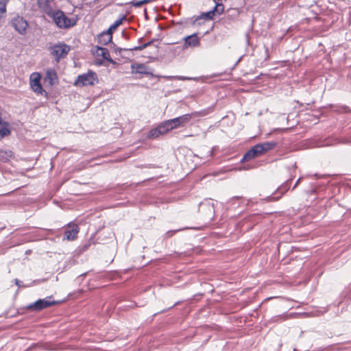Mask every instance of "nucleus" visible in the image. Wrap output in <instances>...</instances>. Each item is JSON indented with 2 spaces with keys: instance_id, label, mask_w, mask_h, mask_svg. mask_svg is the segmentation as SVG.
<instances>
[{
  "instance_id": "nucleus-1",
  "label": "nucleus",
  "mask_w": 351,
  "mask_h": 351,
  "mask_svg": "<svg viewBox=\"0 0 351 351\" xmlns=\"http://www.w3.org/2000/svg\"><path fill=\"white\" fill-rule=\"evenodd\" d=\"M51 17L56 25L61 29H67L73 27L76 24V20L68 18L62 10H54Z\"/></svg>"
},
{
  "instance_id": "nucleus-2",
  "label": "nucleus",
  "mask_w": 351,
  "mask_h": 351,
  "mask_svg": "<svg viewBox=\"0 0 351 351\" xmlns=\"http://www.w3.org/2000/svg\"><path fill=\"white\" fill-rule=\"evenodd\" d=\"M69 51V46L62 43L56 44L50 48L51 54L57 62H59L62 58H64Z\"/></svg>"
},
{
  "instance_id": "nucleus-3",
  "label": "nucleus",
  "mask_w": 351,
  "mask_h": 351,
  "mask_svg": "<svg viewBox=\"0 0 351 351\" xmlns=\"http://www.w3.org/2000/svg\"><path fill=\"white\" fill-rule=\"evenodd\" d=\"M11 25L21 35H25L29 27L27 20L20 15L13 17L10 21Z\"/></svg>"
},
{
  "instance_id": "nucleus-4",
  "label": "nucleus",
  "mask_w": 351,
  "mask_h": 351,
  "mask_svg": "<svg viewBox=\"0 0 351 351\" xmlns=\"http://www.w3.org/2000/svg\"><path fill=\"white\" fill-rule=\"evenodd\" d=\"M199 114V112H193L191 114H185L180 117L167 120L168 124L171 125L170 128L173 129L182 127L190 121L192 118L197 117Z\"/></svg>"
},
{
  "instance_id": "nucleus-5",
  "label": "nucleus",
  "mask_w": 351,
  "mask_h": 351,
  "mask_svg": "<svg viewBox=\"0 0 351 351\" xmlns=\"http://www.w3.org/2000/svg\"><path fill=\"white\" fill-rule=\"evenodd\" d=\"M41 76L38 73H34L30 75V86L32 90L41 95H47V92L43 89L40 83Z\"/></svg>"
},
{
  "instance_id": "nucleus-6",
  "label": "nucleus",
  "mask_w": 351,
  "mask_h": 351,
  "mask_svg": "<svg viewBox=\"0 0 351 351\" xmlns=\"http://www.w3.org/2000/svg\"><path fill=\"white\" fill-rule=\"evenodd\" d=\"M97 80V75L93 71L79 75L75 84L76 86H89L93 85Z\"/></svg>"
},
{
  "instance_id": "nucleus-7",
  "label": "nucleus",
  "mask_w": 351,
  "mask_h": 351,
  "mask_svg": "<svg viewBox=\"0 0 351 351\" xmlns=\"http://www.w3.org/2000/svg\"><path fill=\"white\" fill-rule=\"evenodd\" d=\"M51 298H47L45 299H39L35 302L28 306V309L39 311L44 308H48L54 305L56 302L55 301L50 300Z\"/></svg>"
},
{
  "instance_id": "nucleus-8",
  "label": "nucleus",
  "mask_w": 351,
  "mask_h": 351,
  "mask_svg": "<svg viewBox=\"0 0 351 351\" xmlns=\"http://www.w3.org/2000/svg\"><path fill=\"white\" fill-rule=\"evenodd\" d=\"M263 154H265V152L263 150V147H261L260 144H258L254 146L243 156L242 160L248 161Z\"/></svg>"
},
{
  "instance_id": "nucleus-9",
  "label": "nucleus",
  "mask_w": 351,
  "mask_h": 351,
  "mask_svg": "<svg viewBox=\"0 0 351 351\" xmlns=\"http://www.w3.org/2000/svg\"><path fill=\"white\" fill-rule=\"evenodd\" d=\"M184 43L182 46L183 50H185L189 47H196L200 45V39L197 37L196 34L184 37Z\"/></svg>"
},
{
  "instance_id": "nucleus-10",
  "label": "nucleus",
  "mask_w": 351,
  "mask_h": 351,
  "mask_svg": "<svg viewBox=\"0 0 351 351\" xmlns=\"http://www.w3.org/2000/svg\"><path fill=\"white\" fill-rule=\"evenodd\" d=\"M52 0H37V5L41 12H44L49 16L53 12L51 5Z\"/></svg>"
},
{
  "instance_id": "nucleus-11",
  "label": "nucleus",
  "mask_w": 351,
  "mask_h": 351,
  "mask_svg": "<svg viewBox=\"0 0 351 351\" xmlns=\"http://www.w3.org/2000/svg\"><path fill=\"white\" fill-rule=\"evenodd\" d=\"M79 232V228L76 224L69 225L64 232V239L73 241L77 238Z\"/></svg>"
},
{
  "instance_id": "nucleus-12",
  "label": "nucleus",
  "mask_w": 351,
  "mask_h": 351,
  "mask_svg": "<svg viewBox=\"0 0 351 351\" xmlns=\"http://www.w3.org/2000/svg\"><path fill=\"white\" fill-rule=\"evenodd\" d=\"M124 19H125V16H123L122 19L117 20L112 25H110L107 32L104 33L103 36L107 37V40H106V42H110L112 40V32L114 31L120 25L122 24V21Z\"/></svg>"
},
{
  "instance_id": "nucleus-13",
  "label": "nucleus",
  "mask_w": 351,
  "mask_h": 351,
  "mask_svg": "<svg viewBox=\"0 0 351 351\" xmlns=\"http://www.w3.org/2000/svg\"><path fill=\"white\" fill-rule=\"evenodd\" d=\"M132 73L148 74L147 67L144 64H133L131 65Z\"/></svg>"
},
{
  "instance_id": "nucleus-14",
  "label": "nucleus",
  "mask_w": 351,
  "mask_h": 351,
  "mask_svg": "<svg viewBox=\"0 0 351 351\" xmlns=\"http://www.w3.org/2000/svg\"><path fill=\"white\" fill-rule=\"evenodd\" d=\"M96 53L97 56H101L104 60L112 62L110 55L109 53L108 50L106 48L97 47L96 50Z\"/></svg>"
},
{
  "instance_id": "nucleus-15",
  "label": "nucleus",
  "mask_w": 351,
  "mask_h": 351,
  "mask_svg": "<svg viewBox=\"0 0 351 351\" xmlns=\"http://www.w3.org/2000/svg\"><path fill=\"white\" fill-rule=\"evenodd\" d=\"M46 79L49 80V84L53 85L57 81V74L53 69H49L46 73Z\"/></svg>"
},
{
  "instance_id": "nucleus-16",
  "label": "nucleus",
  "mask_w": 351,
  "mask_h": 351,
  "mask_svg": "<svg viewBox=\"0 0 351 351\" xmlns=\"http://www.w3.org/2000/svg\"><path fill=\"white\" fill-rule=\"evenodd\" d=\"M12 156V152L10 150H3L0 149V161L1 162H7L8 161Z\"/></svg>"
},
{
  "instance_id": "nucleus-17",
  "label": "nucleus",
  "mask_w": 351,
  "mask_h": 351,
  "mask_svg": "<svg viewBox=\"0 0 351 351\" xmlns=\"http://www.w3.org/2000/svg\"><path fill=\"white\" fill-rule=\"evenodd\" d=\"M171 125L168 124V121H165L160 124L158 128V130L161 132V134H165L169 131L171 130L172 128H170Z\"/></svg>"
},
{
  "instance_id": "nucleus-18",
  "label": "nucleus",
  "mask_w": 351,
  "mask_h": 351,
  "mask_svg": "<svg viewBox=\"0 0 351 351\" xmlns=\"http://www.w3.org/2000/svg\"><path fill=\"white\" fill-rule=\"evenodd\" d=\"M260 145L263 147V150L265 153L267 151L272 149L275 147L276 143L273 142H265L260 144Z\"/></svg>"
},
{
  "instance_id": "nucleus-19",
  "label": "nucleus",
  "mask_w": 351,
  "mask_h": 351,
  "mask_svg": "<svg viewBox=\"0 0 351 351\" xmlns=\"http://www.w3.org/2000/svg\"><path fill=\"white\" fill-rule=\"evenodd\" d=\"M160 135H162L161 132L160 131V130H158V128L157 127L155 129H153L149 131L148 134V137L154 138L158 137Z\"/></svg>"
},
{
  "instance_id": "nucleus-20",
  "label": "nucleus",
  "mask_w": 351,
  "mask_h": 351,
  "mask_svg": "<svg viewBox=\"0 0 351 351\" xmlns=\"http://www.w3.org/2000/svg\"><path fill=\"white\" fill-rule=\"evenodd\" d=\"M3 123L1 121V125H0V139L3 138L5 136L10 134V131L8 128L3 127Z\"/></svg>"
},
{
  "instance_id": "nucleus-21",
  "label": "nucleus",
  "mask_w": 351,
  "mask_h": 351,
  "mask_svg": "<svg viewBox=\"0 0 351 351\" xmlns=\"http://www.w3.org/2000/svg\"><path fill=\"white\" fill-rule=\"evenodd\" d=\"M215 12H217L218 14H221L223 11V5L222 3H217L214 10H213Z\"/></svg>"
},
{
  "instance_id": "nucleus-22",
  "label": "nucleus",
  "mask_w": 351,
  "mask_h": 351,
  "mask_svg": "<svg viewBox=\"0 0 351 351\" xmlns=\"http://www.w3.org/2000/svg\"><path fill=\"white\" fill-rule=\"evenodd\" d=\"M150 45H151V42H149V43H147L143 45L138 46V47H134V48L132 49V50L141 51V50L144 49L145 48H146L147 46H149Z\"/></svg>"
},
{
  "instance_id": "nucleus-23",
  "label": "nucleus",
  "mask_w": 351,
  "mask_h": 351,
  "mask_svg": "<svg viewBox=\"0 0 351 351\" xmlns=\"http://www.w3.org/2000/svg\"><path fill=\"white\" fill-rule=\"evenodd\" d=\"M215 15L214 11H210L204 14V17L208 19H212Z\"/></svg>"
},
{
  "instance_id": "nucleus-24",
  "label": "nucleus",
  "mask_w": 351,
  "mask_h": 351,
  "mask_svg": "<svg viewBox=\"0 0 351 351\" xmlns=\"http://www.w3.org/2000/svg\"><path fill=\"white\" fill-rule=\"evenodd\" d=\"M133 5L136 8H139L143 5V3L141 1H136V2L133 3Z\"/></svg>"
},
{
  "instance_id": "nucleus-25",
  "label": "nucleus",
  "mask_w": 351,
  "mask_h": 351,
  "mask_svg": "<svg viewBox=\"0 0 351 351\" xmlns=\"http://www.w3.org/2000/svg\"><path fill=\"white\" fill-rule=\"evenodd\" d=\"M103 34H104V33L101 34L100 39H103L104 44L108 43L109 42H106V40H107V37L106 36H103Z\"/></svg>"
}]
</instances>
